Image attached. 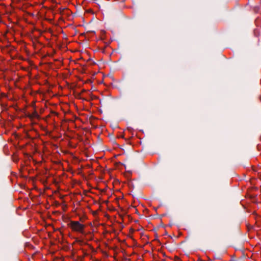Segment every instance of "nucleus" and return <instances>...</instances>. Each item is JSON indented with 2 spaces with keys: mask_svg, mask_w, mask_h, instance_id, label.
<instances>
[{
  "mask_svg": "<svg viewBox=\"0 0 261 261\" xmlns=\"http://www.w3.org/2000/svg\"><path fill=\"white\" fill-rule=\"evenodd\" d=\"M70 226L73 230L81 233L83 232L85 228L84 225L81 224L79 221H71Z\"/></svg>",
  "mask_w": 261,
  "mask_h": 261,
  "instance_id": "nucleus-1",
  "label": "nucleus"
}]
</instances>
